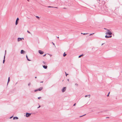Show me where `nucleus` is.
I'll use <instances>...</instances> for the list:
<instances>
[{
	"instance_id": "1",
	"label": "nucleus",
	"mask_w": 122,
	"mask_h": 122,
	"mask_svg": "<svg viewBox=\"0 0 122 122\" xmlns=\"http://www.w3.org/2000/svg\"><path fill=\"white\" fill-rule=\"evenodd\" d=\"M106 34L107 35H111L112 34V33L109 30H107V32L106 33Z\"/></svg>"
},
{
	"instance_id": "2",
	"label": "nucleus",
	"mask_w": 122,
	"mask_h": 122,
	"mask_svg": "<svg viewBox=\"0 0 122 122\" xmlns=\"http://www.w3.org/2000/svg\"><path fill=\"white\" fill-rule=\"evenodd\" d=\"M26 115L25 116L27 117H29L31 115V113H26L25 114Z\"/></svg>"
},
{
	"instance_id": "3",
	"label": "nucleus",
	"mask_w": 122,
	"mask_h": 122,
	"mask_svg": "<svg viewBox=\"0 0 122 122\" xmlns=\"http://www.w3.org/2000/svg\"><path fill=\"white\" fill-rule=\"evenodd\" d=\"M66 87H64L61 90L62 92H64L66 90Z\"/></svg>"
},
{
	"instance_id": "4",
	"label": "nucleus",
	"mask_w": 122,
	"mask_h": 122,
	"mask_svg": "<svg viewBox=\"0 0 122 122\" xmlns=\"http://www.w3.org/2000/svg\"><path fill=\"white\" fill-rule=\"evenodd\" d=\"M38 52L39 53L41 54H42L44 53V52L41 50H39Z\"/></svg>"
},
{
	"instance_id": "5",
	"label": "nucleus",
	"mask_w": 122,
	"mask_h": 122,
	"mask_svg": "<svg viewBox=\"0 0 122 122\" xmlns=\"http://www.w3.org/2000/svg\"><path fill=\"white\" fill-rule=\"evenodd\" d=\"M22 39H24V38H18V40H17L18 41H22Z\"/></svg>"
},
{
	"instance_id": "6",
	"label": "nucleus",
	"mask_w": 122,
	"mask_h": 122,
	"mask_svg": "<svg viewBox=\"0 0 122 122\" xmlns=\"http://www.w3.org/2000/svg\"><path fill=\"white\" fill-rule=\"evenodd\" d=\"M19 20V19L18 18H17L15 22V25H17L18 24V21Z\"/></svg>"
},
{
	"instance_id": "7",
	"label": "nucleus",
	"mask_w": 122,
	"mask_h": 122,
	"mask_svg": "<svg viewBox=\"0 0 122 122\" xmlns=\"http://www.w3.org/2000/svg\"><path fill=\"white\" fill-rule=\"evenodd\" d=\"M43 89V87H40L38 89V91H41V90H42Z\"/></svg>"
},
{
	"instance_id": "8",
	"label": "nucleus",
	"mask_w": 122,
	"mask_h": 122,
	"mask_svg": "<svg viewBox=\"0 0 122 122\" xmlns=\"http://www.w3.org/2000/svg\"><path fill=\"white\" fill-rule=\"evenodd\" d=\"M25 52V51L23 50H21L20 53L21 54H22L23 53H24Z\"/></svg>"
},
{
	"instance_id": "9",
	"label": "nucleus",
	"mask_w": 122,
	"mask_h": 122,
	"mask_svg": "<svg viewBox=\"0 0 122 122\" xmlns=\"http://www.w3.org/2000/svg\"><path fill=\"white\" fill-rule=\"evenodd\" d=\"M43 67L44 69H46L47 68V66L44 65L43 66Z\"/></svg>"
},
{
	"instance_id": "10",
	"label": "nucleus",
	"mask_w": 122,
	"mask_h": 122,
	"mask_svg": "<svg viewBox=\"0 0 122 122\" xmlns=\"http://www.w3.org/2000/svg\"><path fill=\"white\" fill-rule=\"evenodd\" d=\"M90 97V95H86L85 96V97H88L89 98Z\"/></svg>"
},
{
	"instance_id": "11",
	"label": "nucleus",
	"mask_w": 122,
	"mask_h": 122,
	"mask_svg": "<svg viewBox=\"0 0 122 122\" xmlns=\"http://www.w3.org/2000/svg\"><path fill=\"white\" fill-rule=\"evenodd\" d=\"M5 56H4V60L3 61V63H5Z\"/></svg>"
},
{
	"instance_id": "12",
	"label": "nucleus",
	"mask_w": 122,
	"mask_h": 122,
	"mask_svg": "<svg viewBox=\"0 0 122 122\" xmlns=\"http://www.w3.org/2000/svg\"><path fill=\"white\" fill-rule=\"evenodd\" d=\"M18 119V118L17 117H14L13 118V120H15V119Z\"/></svg>"
},
{
	"instance_id": "13",
	"label": "nucleus",
	"mask_w": 122,
	"mask_h": 122,
	"mask_svg": "<svg viewBox=\"0 0 122 122\" xmlns=\"http://www.w3.org/2000/svg\"><path fill=\"white\" fill-rule=\"evenodd\" d=\"M10 81V77H9L8 78L7 84H8L9 82Z\"/></svg>"
},
{
	"instance_id": "14",
	"label": "nucleus",
	"mask_w": 122,
	"mask_h": 122,
	"mask_svg": "<svg viewBox=\"0 0 122 122\" xmlns=\"http://www.w3.org/2000/svg\"><path fill=\"white\" fill-rule=\"evenodd\" d=\"M66 55V54L65 53V52L63 54V56H65Z\"/></svg>"
},
{
	"instance_id": "15",
	"label": "nucleus",
	"mask_w": 122,
	"mask_h": 122,
	"mask_svg": "<svg viewBox=\"0 0 122 122\" xmlns=\"http://www.w3.org/2000/svg\"><path fill=\"white\" fill-rule=\"evenodd\" d=\"M6 50H5V55H4V56H5V55L6 54Z\"/></svg>"
},
{
	"instance_id": "16",
	"label": "nucleus",
	"mask_w": 122,
	"mask_h": 122,
	"mask_svg": "<svg viewBox=\"0 0 122 122\" xmlns=\"http://www.w3.org/2000/svg\"><path fill=\"white\" fill-rule=\"evenodd\" d=\"M26 58H27V60L28 61H30V60L29 59H28V57H27V55H26Z\"/></svg>"
},
{
	"instance_id": "17",
	"label": "nucleus",
	"mask_w": 122,
	"mask_h": 122,
	"mask_svg": "<svg viewBox=\"0 0 122 122\" xmlns=\"http://www.w3.org/2000/svg\"><path fill=\"white\" fill-rule=\"evenodd\" d=\"M105 37L107 38H109V37L108 36H107V35H106L105 36Z\"/></svg>"
},
{
	"instance_id": "18",
	"label": "nucleus",
	"mask_w": 122,
	"mask_h": 122,
	"mask_svg": "<svg viewBox=\"0 0 122 122\" xmlns=\"http://www.w3.org/2000/svg\"><path fill=\"white\" fill-rule=\"evenodd\" d=\"M83 55H81L79 56V58H80V57L81 56H83Z\"/></svg>"
},
{
	"instance_id": "19",
	"label": "nucleus",
	"mask_w": 122,
	"mask_h": 122,
	"mask_svg": "<svg viewBox=\"0 0 122 122\" xmlns=\"http://www.w3.org/2000/svg\"><path fill=\"white\" fill-rule=\"evenodd\" d=\"M81 34H83L84 35H86V34H88V33H81Z\"/></svg>"
},
{
	"instance_id": "20",
	"label": "nucleus",
	"mask_w": 122,
	"mask_h": 122,
	"mask_svg": "<svg viewBox=\"0 0 122 122\" xmlns=\"http://www.w3.org/2000/svg\"><path fill=\"white\" fill-rule=\"evenodd\" d=\"M27 32L30 34H31V33L28 30L27 31Z\"/></svg>"
},
{
	"instance_id": "21",
	"label": "nucleus",
	"mask_w": 122,
	"mask_h": 122,
	"mask_svg": "<svg viewBox=\"0 0 122 122\" xmlns=\"http://www.w3.org/2000/svg\"><path fill=\"white\" fill-rule=\"evenodd\" d=\"M48 7H49V8H51V7L53 8L54 7H52V6H48Z\"/></svg>"
},
{
	"instance_id": "22",
	"label": "nucleus",
	"mask_w": 122,
	"mask_h": 122,
	"mask_svg": "<svg viewBox=\"0 0 122 122\" xmlns=\"http://www.w3.org/2000/svg\"><path fill=\"white\" fill-rule=\"evenodd\" d=\"M36 17L37 18L39 19V17L38 16H36Z\"/></svg>"
},
{
	"instance_id": "23",
	"label": "nucleus",
	"mask_w": 122,
	"mask_h": 122,
	"mask_svg": "<svg viewBox=\"0 0 122 122\" xmlns=\"http://www.w3.org/2000/svg\"><path fill=\"white\" fill-rule=\"evenodd\" d=\"M52 43L55 46H55L54 43L53 42H52Z\"/></svg>"
},
{
	"instance_id": "24",
	"label": "nucleus",
	"mask_w": 122,
	"mask_h": 122,
	"mask_svg": "<svg viewBox=\"0 0 122 122\" xmlns=\"http://www.w3.org/2000/svg\"><path fill=\"white\" fill-rule=\"evenodd\" d=\"M65 73L66 74V76H67V75H68V74H67L66 72H65Z\"/></svg>"
},
{
	"instance_id": "25",
	"label": "nucleus",
	"mask_w": 122,
	"mask_h": 122,
	"mask_svg": "<svg viewBox=\"0 0 122 122\" xmlns=\"http://www.w3.org/2000/svg\"><path fill=\"white\" fill-rule=\"evenodd\" d=\"M30 83L28 84V86H29L30 85Z\"/></svg>"
},
{
	"instance_id": "26",
	"label": "nucleus",
	"mask_w": 122,
	"mask_h": 122,
	"mask_svg": "<svg viewBox=\"0 0 122 122\" xmlns=\"http://www.w3.org/2000/svg\"><path fill=\"white\" fill-rule=\"evenodd\" d=\"M94 34V33H93L92 34H91L89 36L91 35H92V34Z\"/></svg>"
},
{
	"instance_id": "27",
	"label": "nucleus",
	"mask_w": 122,
	"mask_h": 122,
	"mask_svg": "<svg viewBox=\"0 0 122 122\" xmlns=\"http://www.w3.org/2000/svg\"><path fill=\"white\" fill-rule=\"evenodd\" d=\"M41 98V97H38V99H40Z\"/></svg>"
},
{
	"instance_id": "28",
	"label": "nucleus",
	"mask_w": 122,
	"mask_h": 122,
	"mask_svg": "<svg viewBox=\"0 0 122 122\" xmlns=\"http://www.w3.org/2000/svg\"><path fill=\"white\" fill-rule=\"evenodd\" d=\"M108 37H109V38H110V37H112V36H108Z\"/></svg>"
},
{
	"instance_id": "29",
	"label": "nucleus",
	"mask_w": 122,
	"mask_h": 122,
	"mask_svg": "<svg viewBox=\"0 0 122 122\" xmlns=\"http://www.w3.org/2000/svg\"><path fill=\"white\" fill-rule=\"evenodd\" d=\"M43 62L44 63V64H45L46 63L44 61H43Z\"/></svg>"
},
{
	"instance_id": "30",
	"label": "nucleus",
	"mask_w": 122,
	"mask_h": 122,
	"mask_svg": "<svg viewBox=\"0 0 122 122\" xmlns=\"http://www.w3.org/2000/svg\"><path fill=\"white\" fill-rule=\"evenodd\" d=\"M38 89H37V90H35V92H36L37 91H38Z\"/></svg>"
},
{
	"instance_id": "31",
	"label": "nucleus",
	"mask_w": 122,
	"mask_h": 122,
	"mask_svg": "<svg viewBox=\"0 0 122 122\" xmlns=\"http://www.w3.org/2000/svg\"><path fill=\"white\" fill-rule=\"evenodd\" d=\"M85 115H85H83L82 116H80V117H82V116H84V115Z\"/></svg>"
},
{
	"instance_id": "32",
	"label": "nucleus",
	"mask_w": 122,
	"mask_h": 122,
	"mask_svg": "<svg viewBox=\"0 0 122 122\" xmlns=\"http://www.w3.org/2000/svg\"><path fill=\"white\" fill-rule=\"evenodd\" d=\"M76 103H75V104H74L73 105V106H75L76 105Z\"/></svg>"
},
{
	"instance_id": "33",
	"label": "nucleus",
	"mask_w": 122,
	"mask_h": 122,
	"mask_svg": "<svg viewBox=\"0 0 122 122\" xmlns=\"http://www.w3.org/2000/svg\"><path fill=\"white\" fill-rule=\"evenodd\" d=\"M75 85L77 86H78V84L76 83L75 84Z\"/></svg>"
},
{
	"instance_id": "34",
	"label": "nucleus",
	"mask_w": 122,
	"mask_h": 122,
	"mask_svg": "<svg viewBox=\"0 0 122 122\" xmlns=\"http://www.w3.org/2000/svg\"><path fill=\"white\" fill-rule=\"evenodd\" d=\"M46 54H45V55H43V56L44 57V56H46Z\"/></svg>"
},
{
	"instance_id": "35",
	"label": "nucleus",
	"mask_w": 122,
	"mask_h": 122,
	"mask_svg": "<svg viewBox=\"0 0 122 122\" xmlns=\"http://www.w3.org/2000/svg\"><path fill=\"white\" fill-rule=\"evenodd\" d=\"M104 29L105 30H108L106 28H104Z\"/></svg>"
},
{
	"instance_id": "36",
	"label": "nucleus",
	"mask_w": 122,
	"mask_h": 122,
	"mask_svg": "<svg viewBox=\"0 0 122 122\" xmlns=\"http://www.w3.org/2000/svg\"><path fill=\"white\" fill-rule=\"evenodd\" d=\"M53 8H57V7H54Z\"/></svg>"
},
{
	"instance_id": "37",
	"label": "nucleus",
	"mask_w": 122,
	"mask_h": 122,
	"mask_svg": "<svg viewBox=\"0 0 122 122\" xmlns=\"http://www.w3.org/2000/svg\"><path fill=\"white\" fill-rule=\"evenodd\" d=\"M109 94H108L107 95V97H108V96H109Z\"/></svg>"
},
{
	"instance_id": "38",
	"label": "nucleus",
	"mask_w": 122,
	"mask_h": 122,
	"mask_svg": "<svg viewBox=\"0 0 122 122\" xmlns=\"http://www.w3.org/2000/svg\"><path fill=\"white\" fill-rule=\"evenodd\" d=\"M41 107V106H39L38 107V108L39 107Z\"/></svg>"
},
{
	"instance_id": "39",
	"label": "nucleus",
	"mask_w": 122,
	"mask_h": 122,
	"mask_svg": "<svg viewBox=\"0 0 122 122\" xmlns=\"http://www.w3.org/2000/svg\"><path fill=\"white\" fill-rule=\"evenodd\" d=\"M12 117H13V116H12V117H10V119Z\"/></svg>"
},
{
	"instance_id": "40",
	"label": "nucleus",
	"mask_w": 122,
	"mask_h": 122,
	"mask_svg": "<svg viewBox=\"0 0 122 122\" xmlns=\"http://www.w3.org/2000/svg\"><path fill=\"white\" fill-rule=\"evenodd\" d=\"M67 81H69V79H68L67 80Z\"/></svg>"
},
{
	"instance_id": "41",
	"label": "nucleus",
	"mask_w": 122,
	"mask_h": 122,
	"mask_svg": "<svg viewBox=\"0 0 122 122\" xmlns=\"http://www.w3.org/2000/svg\"><path fill=\"white\" fill-rule=\"evenodd\" d=\"M43 81L41 82V83H43Z\"/></svg>"
},
{
	"instance_id": "42",
	"label": "nucleus",
	"mask_w": 122,
	"mask_h": 122,
	"mask_svg": "<svg viewBox=\"0 0 122 122\" xmlns=\"http://www.w3.org/2000/svg\"><path fill=\"white\" fill-rule=\"evenodd\" d=\"M36 77H36H36H35V78H36Z\"/></svg>"
},
{
	"instance_id": "43",
	"label": "nucleus",
	"mask_w": 122,
	"mask_h": 122,
	"mask_svg": "<svg viewBox=\"0 0 122 122\" xmlns=\"http://www.w3.org/2000/svg\"><path fill=\"white\" fill-rule=\"evenodd\" d=\"M27 0L28 1H29V0Z\"/></svg>"
},
{
	"instance_id": "44",
	"label": "nucleus",
	"mask_w": 122,
	"mask_h": 122,
	"mask_svg": "<svg viewBox=\"0 0 122 122\" xmlns=\"http://www.w3.org/2000/svg\"><path fill=\"white\" fill-rule=\"evenodd\" d=\"M109 117H107L106 118H109Z\"/></svg>"
},
{
	"instance_id": "45",
	"label": "nucleus",
	"mask_w": 122,
	"mask_h": 122,
	"mask_svg": "<svg viewBox=\"0 0 122 122\" xmlns=\"http://www.w3.org/2000/svg\"><path fill=\"white\" fill-rule=\"evenodd\" d=\"M110 93V92H109L108 93V94H109H109Z\"/></svg>"
},
{
	"instance_id": "46",
	"label": "nucleus",
	"mask_w": 122,
	"mask_h": 122,
	"mask_svg": "<svg viewBox=\"0 0 122 122\" xmlns=\"http://www.w3.org/2000/svg\"><path fill=\"white\" fill-rule=\"evenodd\" d=\"M57 38H59V37H57Z\"/></svg>"
},
{
	"instance_id": "47",
	"label": "nucleus",
	"mask_w": 122,
	"mask_h": 122,
	"mask_svg": "<svg viewBox=\"0 0 122 122\" xmlns=\"http://www.w3.org/2000/svg\"><path fill=\"white\" fill-rule=\"evenodd\" d=\"M103 45V44H102V45Z\"/></svg>"
}]
</instances>
